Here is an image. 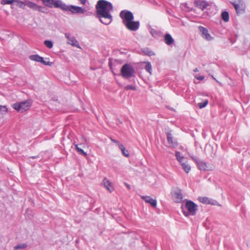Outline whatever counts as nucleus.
I'll return each mask as SVG.
<instances>
[{
    "label": "nucleus",
    "mask_w": 250,
    "mask_h": 250,
    "mask_svg": "<svg viewBox=\"0 0 250 250\" xmlns=\"http://www.w3.org/2000/svg\"><path fill=\"white\" fill-rule=\"evenodd\" d=\"M96 17L105 25H109L113 20L111 12L113 11L112 4L105 0H99L96 5Z\"/></svg>",
    "instance_id": "nucleus-1"
},
{
    "label": "nucleus",
    "mask_w": 250,
    "mask_h": 250,
    "mask_svg": "<svg viewBox=\"0 0 250 250\" xmlns=\"http://www.w3.org/2000/svg\"><path fill=\"white\" fill-rule=\"evenodd\" d=\"M120 17L123 20V22L127 29L132 31H137L140 27L139 21H134L133 13L128 10H124L121 11Z\"/></svg>",
    "instance_id": "nucleus-2"
},
{
    "label": "nucleus",
    "mask_w": 250,
    "mask_h": 250,
    "mask_svg": "<svg viewBox=\"0 0 250 250\" xmlns=\"http://www.w3.org/2000/svg\"><path fill=\"white\" fill-rule=\"evenodd\" d=\"M189 156L196 164L201 171H211L214 169V167L212 164L207 163L193 155H189Z\"/></svg>",
    "instance_id": "nucleus-3"
},
{
    "label": "nucleus",
    "mask_w": 250,
    "mask_h": 250,
    "mask_svg": "<svg viewBox=\"0 0 250 250\" xmlns=\"http://www.w3.org/2000/svg\"><path fill=\"white\" fill-rule=\"evenodd\" d=\"M32 102L31 100H27L23 102L16 103L12 104V107L18 112L23 113L28 110L31 106Z\"/></svg>",
    "instance_id": "nucleus-4"
},
{
    "label": "nucleus",
    "mask_w": 250,
    "mask_h": 250,
    "mask_svg": "<svg viewBox=\"0 0 250 250\" xmlns=\"http://www.w3.org/2000/svg\"><path fill=\"white\" fill-rule=\"evenodd\" d=\"M135 70L133 66L128 63H125L123 65L121 69V73L124 78L128 79L135 76Z\"/></svg>",
    "instance_id": "nucleus-5"
},
{
    "label": "nucleus",
    "mask_w": 250,
    "mask_h": 250,
    "mask_svg": "<svg viewBox=\"0 0 250 250\" xmlns=\"http://www.w3.org/2000/svg\"><path fill=\"white\" fill-rule=\"evenodd\" d=\"M44 5L49 8H60L62 10L64 3L62 0H42Z\"/></svg>",
    "instance_id": "nucleus-6"
},
{
    "label": "nucleus",
    "mask_w": 250,
    "mask_h": 250,
    "mask_svg": "<svg viewBox=\"0 0 250 250\" xmlns=\"http://www.w3.org/2000/svg\"><path fill=\"white\" fill-rule=\"evenodd\" d=\"M62 11H69L71 13L73 14H84L86 12V10L81 7L73 5H67L64 3Z\"/></svg>",
    "instance_id": "nucleus-7"
},
{
    "label": "nucleus",
    "mask_w": 250,
    "mask_h": 250,
    "mask_svg": "<svg viewBox=\"0 0 250 250\" xmlns=\"http://www.w3.org/2000/svg\"><path fill=\"white\" fill-rule=\"evenodd\" d=\"M185 206L188 210V212L183 211V213L185 216H188L189 215L193 216L196 214L197 206L195 203L190 200L187 201Z\"/></svg>",
    "instance_id": "nucleus-8"
},
{
    "label": "nucleus",
    "mask_w": 250,
    "mask_h": 250,
    "mask_svg": "<svg viewBox=\"0 0 250 250\" xmlns=\"http://www.w3.org/2000/svg\"><path fill=\"white\" fill-rule=\"evenodd\" d=\"M30 60L41 62L44 65L50 66L52 64V62L45 61L43 58L39 55H32L29 56Z\"/></svg>",
    "instance_id": "nucleus-9"
},
{
    "label": "nucleus",
    "mask_w": 250,
    "mask_h": 250,
    "mask_svg": "<svg viewBox=\"0 0 250 250\" xmlns=\"http://www.w3.org/2000/svg\"><path fill=\"white\" fill-rule=\"evenodd\" d=\"M167 135V139L169 146L172 147H175L178 145V143L176 139H174L172 133L171 131L166 132Z\"/></svg>",
    "instance_id": "nucleus-10"
},
{
    "label": "nucleus",
    "mask_w": 250,
    "mask_h": 250,
    "mask_svg": "<svg viewBox=\"0 0 250 250\" xmlns=\"http://www.w3.org/2000/svg\"><path fill=\"white\" fill-rule=\"evenodd\" d=\"M25 6L33 10L44 12L43 10V8L42 6H39L29 0H25Z\"/></svg>",
    "instance_id": "nucleus-11"
},
{
    "label": "nucleus",
    "mask_w": 250,
    "mask_h": 250,
    "mask_svg": "<svg viewBox=\"0 0 250 250\" xmlns=\"http://www.w3.org/2000/svg\"><path fill=\"white\" fill-rule=\"evenodd\" d=\"M65 37L67 38L68 42L67 43L72 46L79 47V43L77 41L76 38L70 35L69 33H66L65 34Z\"/></svg>",
    "instance_id": "nucleus-12"
},
{
    "label": "nucleus",
    "mask_w": 250,
    "mask_h": 250,
    "mask_svg": "<svg viewBox=\"0 0 250 250\" xmlns=\"http://www.w3.org/2000/svg\"><path fill=\"white\" fill-rule=\"evenodd\" d=\"M195 6L202 11L207 9L209 5V3L205 0H196L194 1Z\"/></svg>",
    "instance_id": "nucleus-13"
},
{
    "label": "nucleus",
    "mask_w": 250,
    "mask_h": 250,
    "mask_svg": "<svg viewBox=\"0 0 250 250\" xmlns=\"http://www.w3.org/2000/svg\"><path fill=\"white\" fill-rule=\"evenodd\" d=\"M199 29L200 31L201 32L202 37L206 39L208 41H211L212 40L213 38L211 36V35L208 33V30L202 26H200L199 27Z\"/></svg>",
    "instance_id": "nucleus-14"
},
{
    "label": "nucleus",
    "mask_w": 250,
    "mask_h": 250,
    "mask_svg": "<svg viewBox=\"0 0 250 250\" xmlns=\"http://www.w3.org/2000/svg\"><path fill=\"white\" fill-rule=\"evenodd\" d=\"M198 200L200 202L207 205H215L217 203V201L215 200L210 199L207 197H199Z\"/></svg>",
    "instance_id": "nucleus-15"
},
{
    "label": "nucleus",
    "mask_w": 250,
    "mask_h": 250,
    "mask_svg": "<svg viewBox=\"0 0 250 250\" xmlns=\"http://www.w3.org/2000/svg\"><path fill=\"white\" fill-rule=\"evenodd\" d=\"M141 199L144 200L146 203L149 204L153 208H156L157 206V200L153 199L149 196H142Z\"/></svg>",
    "instance_id": "nucleus-16"
},
{
    "label": "nucleus",
    "mask_w": 250,
    "mask_h": 250,
    "mask_svg": "<svg viewBox=\"0 0 250 250\" xmlns=\"http://www.w3.org/2000/svg\"><path fill=\"white\" fill-rule=\"evenodd\" d=\"M173 197L175 202H181L183 199V195L181 192V190L178 188L175 190L173 193Z\"/></svg>",
    "instance_id": "nucleus-17"
},
{
    "label": "nucleus",
    "mask_w": 250,
    "mask_h": 250,
    "mask_svg": "<svg viewBox=\"0 0 250 250\" xmlns=\"http://www.w3.org/2000/svg\"><path fill=\"white\" fill-rule=\"evenodd\" d=\"M165 42L168 45H171L174 42V40L172 36L168 33H167L164 37Z\"/></svg>",
    "instance_id": "nucleus-18"
},
{
    "label": "nucleus",
    "mask_w": 250,
    "mask_h": 250,
    "mask_svg": "<svg viewBox=\"0 0 250 250\" xmlns=\"http://www.w3.org/2000/svg\"><path fill=\"white\" fill-rule=\"evenodd\" d=\"M103 183L105 188L109 191V192H111L112 190L111 189V183L106 178H104L103 180Z\"/></svg>",
    "instance_id": "nucleus-19"
},
{
    "label": "nucleus",
    "mask_w": 250,
    "mask_h": 250,
    "mask_svg": "<svg viewBox=\"0 0 250 250\" xmlns=\"http://www.w3.org/2000/svg\"><path fill=\"white\" fill-rule=\"evenodd\" d=\"M119 148L121 150L122 153L124 156L128 157L129 156V153L128 150L126 149L125 147L123 144L120 145Z\"/></svg>",
    "instance_id": "nucleus-20"
},
{
    "label": "nucleus",
    "mask_w": 250,
    "mask_h": 250,
    "mask_svg": "<svg viewBox=\"0 0 250 250\" xmlns=\"http://www.w3.org/2000/svg\"><path fill=\"white\" fill-rule=\"evenodd\" d=\"M143 63L146 64L145 66V70L147 72H148L150 74H151L152 69V66H151V63L150 62H143Z\"/></svg>",
    "instance_id": "nucleus-21"
},
{
    "label": "nucleus",
    "mask_w": 250,
    "mask_h": 250,
    "mask_svg": "<svg viewBox=\"0 0 250 250\" xmlns=\"http://www.w3.org/2000/svg\"><path fill=\"white\" fill-rule=\"evenodd\" d=\"M181 165L182 168L187 173H188L190 171L191 167L187 163L182 162L181 163Z\"/></svg>",
    "instance_id": "nucleus-22"
},
{
    "label": "nucleus",
    "mask_w": 250,
    "mask_h": 250,
    "mask_svg": "<svg viewBox=\"0 0 250 250\" xmlns=\"http://www.w3.org/2000/svg\"><path fill=\"white\" fill-rule=\"evenodd\" d=\"M221 18L225 22H228L229 19V12L227 11L223 12L221 14Z\"/></svg>",
    "instance_id": "nucleus-23"
},
{
    "label": "nucleus",
    "mask_w": 250,
    "mask_h": 250,
    "mask_svg": "<svg viewBox=\"0 0 250 250\" xmlns=\"http://www.w3.org/2000/svg\"><path fill=\"white\" fill-rule=\"evenodd\" d=\"M14 2H16L15 5L20 8L24 9L25 6V0L24 1H21L19 0H15Z\"/></svg>",
    "instance_id": "nucleus-24"
},
{
    "label": "nucleus",
    "mask_w": 250,
    "mask_h": 250,
    "mask_svg": "<svg viewBox=\"0 0 250 250\" xmlns=\"http://www.w3.org/2000/svg\"><path fill=\"white\" fill-rule=\"evenodd\" d=\"M245 9V6L242 4L241 5L239 4L238 9H235V10L237 14H240L244 13Z\"/></svg>",
    "instance_id": "nucleus-25"
},
{
    "label": "nucleus",
    "mask_w": 250,
    "mask_h": 250,
    "mask_svg": "<svg viewBox=\"0 0 250 250\" xmlns=\"http://www.w3.org/2000/svg\"><path fill=\"white\" fill-rule=\"evenodd\" d=\"M27 245L25 243H21L17 245L14 247V250H17L19 249H24L27 248Z\"/></svg>",
    "instance_id": "nucleus-26"
},
{
    "label": "nucleus",
    "mask_w": 250,
    "mask_h": 250,
    "mask_svg": "<svg viewBox=\"0 0 250 250\" xmlns=\"http://www.w3.org/2000/svg\"><path fill=\"white\" fill-rule=\"evenodd\" d=\"M75 149L80 154L84 156L87 155L86 152H85L82 148L79 147L78 146V145H75Z\"/></svg>",
    "instance_id": "nucleus-27"
},
{
    "label": "nucleus",
    "mask_w": 250,
    "mask_h": 250,
    "mask_svg": "<svg viewBox=\"0 0 250 250\" xmlns=\"http://www.w3.org/2000/svg\"><path fill=\"white\" fill-rule=\"evenodd\" d=\"M175 156L176 159L180 163V164L183 162V160L184 159V157L183 156L181 155V153L179 151H176Z\"/></svg>",
    "instance_id": "nucleus-28"
},
{
    "label": "nucleus",
    "mask_w": 250,
    "mask_h": 250,
    "mask_svg": "<svg viewBox=\"0 0 250 250\" xmlns=\"http://www.w3.org/2000/svg\"><path fill=\"white\" fill-rule=\"evenodd\" d=\"M44 44L49 49L52 48L53 46V42L50 40H45L44 42Z\"/></svg>",
    "instance_id": "nucleus-29"
},
{
    "label": "nucleus",
    "mask_w": 250,
    "mask_h": 250,
    "mask_svg": "<svg viewBox=\"0 0 250 250\" xmlns=\"http://www.w3.org/2000/svg\"><path fill=\"white\" fill-rule=\"evenodd\" d=\"M208 104V100H205L203 102L198 103L197 105L200 108H203L206 107Z\"/></svg>",
    "instance_id": "nucleus-30"
},
{
    "label": "nucleus",
    "mask_w": 250,
    "mask_h": 250,
    "mask_svg": "<svg viewBox=\"0 0 250 250\" xmlns=\"http://www.w3.org/2000/svg\"><path fill=\"white\" fill-rule=\"evenodd\" d=\"M15 0H1L0 3L2 5L11 4L14 2Z\"/></svg>",
    "instance_id": "nucleus-31"
},
{
    "label": "nucleus",
    "mask_w": 250,
    "mask_h": 250,
    "mask_svg": "<svg viewBox=\"0 0 250 250\" xmlns=\"http://www.w3.org/2000/svg\"><path fill=\"white\" fill-rule=\"evenodd\" d=\"M125 89L126 90H136V87L132 85H127L125 86Z\"/></svg>",
    "instance_id": "nucleus-32"
},
{
    "label": "nucleus",
    "mask_w": 250,
    "mask_h": 250,
    "mask_svg": "<svg viewBox=\"0 0 250 250\" xmlns=\"http://www.w3.org/2000/svg\"><path fill=\"white\" fill-rule=\"evenodd\" d=\"M150 33L152 36H155L159 34L158 31H156V30H155L153 28H151L150 29Z\"/></svg>",
    "instance_id": "nucleus-33"
},
{
    "label": "nucleus",
    "mask_w": 250,
    "mask_h": 250,
    "mask_svg": "<svg viewBox=\"0 0 250 250\" xmlns=\"http://www.w3.org/2000/svg\"><path fill=\"white\" fill-rule=\"evenodd\" d=\"M110 140L113 142V143H114L115 144H116V145L118 146V147H119V146L120 145H122V144H121L119 141L118 140H115L114 139H113L112 138H110Z\"/></svg>",
    "instance_id": "nucleus-34"
},
{
    "label": "nucleus",
    "mask_w": 250,
    "mask_h": 250,
    "mask_svg": "<svg viewBox=\"0 0 250 250\" xmlns=\"http://www.w3.org/2000/svg\"><path fill=\"white\" fill-rule=\"evenodd\" d=\"M0 110L3 112H7V108L6 106H2L0 105Z\"/></svg>",
    "instance_id": "nucleus-35"
},
{
    "label": "nucleus",
    "mask_w": 250,
    "mask_h": 250,
    "mask_svg": "<svg viewBox=\"0 0 250 250\" xmlns=\"http://www.w3.org/2000/svg\"><path fill=\"white\" fill-rule=\"evenodd\" d=\"M231 4L234 6L235 9H238L239 4L236 3L235 2H231Z\"/></svg>",
    "instance_id": "nucleus-36"
},
{
    "label": "nucleus",
    "mask_w": 250,
    "mask_h": 250,
    "mask_svg": "<svg viewBox=\"0 0 250 250\" xmlns=\"http://www.w3.org/2000/svg\"><path fill=\"white\" fill-rule=\"evenodd\" d=\"M145 53L148 56H151L154 54L153 52L151 50L147 51L146 52H145Z\"/></svg>",
    "instance_id": "nucleus-37"
},
{
    "label": "nucleus",
    "mask_w": 250,
    "mask_h": 250,
    "mask_svg": "<svg viewBox=\"0 0 250 250\" xmlns=\"http://www.w3.org/2000/svg\"><path fill=\"white\" fill-rule=\"evenodd\" d=\"M195 78L200 81L203 80L205 78L204 76H196Z\"/></svg>",
    "instance_id": "nucleus-38"
},
{
    "label": "nucleus",
    "mask_w": 250,
    "mask_h": 250,
    "mask_svg": "<svg viewBox=\"0 0 250 250\" xmlns=\"http://www.w3.org/2000/svg\"><path fill=\"white\" fill-rule=\"evenodd\" d=\"M81 3H82L83 5H85L86 2V0H78Z\"/></svg>",
    "instance_id": "nucleus-39"
},
{
    "label": "nucleus",
    "mask_w": 250,
    "mask_h": 250,
    "mask_svg": "<svg viewBox=\"0 0 250 250\" xmlns=\"http://www.w3.org/2000/svg\"><path fill=\"white\" fill-rule=\"evenodd\" d=\"M40 157L39 155H36V156H30L29 157V158H31V159H37V158H39Z\"/></svg>",
    "instance_id": "nucleus-40"
},
{
    "label": "nucleus",
    "mask_w": 250,
    "mask_h": 250,
    "mask_svg": "<svg viewBox=\"0 0 250 250\" xmlns=\"http://www.w3.org/2000/svg\"><path fill=\"white\" fill-rule=\"evenodd\" d=\"M125 185L126 186V188L128 189H130V188H131V187L127 183H125Z\"/></svg>",
    "instance_id": "nucleus-41"
},
{
    "label": "nucleus",
    "mask_w": 250,
    "mask_h": 250,
    "mask_svg": "<svg viewBox=\"0 0 250 250\" xmlns=\"http://www.w3.org/2000/svg\"><path fill=\"white\" fill-rule=\"evenodd\" d=\"M220 85H222V84L221 83V82H219V81H218L217 80H216L215 78H214L213 77H212Z\"/></svg>",
    "instance_id": "nucleus-42"
},
{
    "label": "nucleus",
    "mask_w": 250,
    "mask_h": 250,
    "mask_svg": "<svg viewBox=\"0 0 250 250\" xmlns=\"http://www.w3.org/2000/svg\"><path fill=\"white\" fill-rule=\"evenodd\" d=\"M193 71L195 72H197L199 71L198 69L197 68H195Z\"/></svg>",
    "instance_id": "nucleus-43"
}]
</instances>
